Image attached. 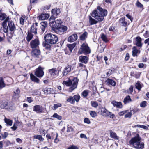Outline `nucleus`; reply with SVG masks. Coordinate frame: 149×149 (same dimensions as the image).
<instances>
[{
  "label": "nucleus",
  "instance_id": "6e6552de",
  "mask_svg": "<svg viewBox=\"0 0 149 149\" xmlns=\"http://www.w3.org/2000/svg\"><path fill=\"white\" fill-rule=\"evenodd\" d=\"M67 26L62 25L58 26H57V27L53 29L57 33L62 35L67 30Z\"/></svg>",
  "mask_w": 149,
  "mask_h": 149
},
{
  "label": "nucleus",
  "instance_id": "6e6d98bb",
  "mask_svg": "<svg viewBox=\"0 0 149 149\" xmlns=\"http://www.w3.org/2000/svg\"><path fill=\"white\" fill-rule=\"evenodd\" d=\"M68 149H79L78 147L74 145H72L68 148Z\"/></svg>",
  "mask_w": 149,
  "mask_h": 149
},
{
  "label": "nucleus",
  "instance_id": "4be33fe9",
  "mask_svg": "<svg viewBox=\"0 0 149 149\" xmlns=\"http://www.w3.org/2000/svg\"><path fill=\"white\" fill-rule=\"evenodd\" d=\"M79 60L80 62L85 64L87 63L88 61V58L86 56H81L79 57Z\"/></svg>",
  "mask_w": 149,
  "mask_h": 149
},
{
  "label": "nucleus",
  "instance_id": "0eeeda50",
  "mask_svg": "<svg viewBox=\"0 0 149 149\" xmlns=\"http://www.w3.org/2000/svg\"><path fill=\"white\" fill-rule=\"evenodd\" d=\"M13 107L12 104L8 102L7 100H0V107L2 109H10Z\"/></svg>",
  "mask_w": 149,
  "mask_h": 149
},
{
  "label": "nucleus",
  "instance_id": "f257e3e1",
  "mask_svg": "<svg viewBox=\"0 0 149 149\" xmlns=\"http://www.w3.org/2000/svg\"><path fill=\"white\" fill-rule=\"evenodd\" d=\"M141 140V137L137 134L135 136L132 138L129 141V145L136 149H142L144 148V144Z\"/></svg>",
  "mask_w": 149,
  "mask_h": 149
},
{
  "label": "nucleus",
  "instance_id": "c756f323",
  "mask_svg": "<svg viewBox=\"0 0 149 149\" xmlns=\"http://www.w3.org/2000/svg\"><path fill=\"white\" fill-rule=\"evenodd\" d=\"M31 79L32 81L38 83L39 82V79L36 77L33 74H30Z\"/></svg>",
  "mask_w": 149,
  "mask_h": 149
},
{
  "label": "nucleus",
  "instance_id": "0e129e2a",
  "mask_svg": "<svg viewBox=\"0 0 149 149\" xmlns=\"http://www.w3.org/2000/svg\"><path fill=\"white\" fill-rule=\"evenodd\" d=\"M46 137L47 139H53L54 138V137L53 136H51L50 134H47Z\"/></svg>",
  "mask_w": 149,
  "mask_h": 149
},
{
  "label": "nucleus",
  "instance_id": "aec40b11",
  "mask_svg": "<svg viewBox=\"0 0 149 149\" xmlns=\"http://www.w3.org/2000/svg\"><path fill=\"white\" fill-rule=\"evenodd\" d=\"M49 15L48 14H42L39 16V19L40 20H44L47 19L49 17Z\"/></svg>",
  "mask_w": 149,
  "mask_h": 149
},
{
  "label": "nucleus",
  "instance_id": "6ab92c4d",
  "mask_svg": "<svg viewBox=\"0 0 149 149\" xmlns=\"http://www.w3.org/2000/svg\"><path fill=\"white\" fill-rule=\"evenodd\" d=\"M71 66L68 65L65 68L64 70L62 72V74L63 76L66 75L71 70Z\"/></svg>",
  "mask_w": 149,
  "mask_h": 149
},
{
  "label": "nucleus",
  "instance_id": "37998d69",
  "mask_svg": "<svg viewBox=\"0 0 149 149\" xmlns=\"http://www.w3.org/2000/svg\"><path fill=\"white\" fill-rule=\"evenodd\" d=\"M51 88H45L43 89V91L45 93H51Z\"/></svg>",
  "mask_w": 149,
  "mask_h": 149
},
{
  "label": "nucleus",
  "instance_id": "ea45409f",
  "mask_svg": "<svg viewBox=\"0 0 149 149\" xmlns=\"http://www.w3.org/2000/svg\"><path fill=\"white\" fill-rule=\"evenodd\" d=\"M101 38L102 40L105 42H108V40L106 36L104 34H102L101 35Z\"/></svg>",
  "mask_w": 149,
  "mask_h": 149
},
{
  "label": "nucleus",
  "instance_id": "7ed1b4c3",
  "mask_svg": "<svg viewBox=\"0 0 149 149\" xmlns=\"http://www.w3.org/2000/svg\"><path fill=\"white\" fill-rule=\"evenodd\" d=\"M45 42L51 44H54L57 43L58 40L57 36L51 33L46 34L44 36Z\"/></svg>",
  "mask_w": 149,
  "mask_h": 149
},
{
  "label": "nucleus",
  "instance_id": "f03ea898",
  "mask_svg": "<svg viewBox=\"0 0 149 149\" xmlns=\"http://www.w3.org/2000/svg\"><path fill=\"white\" fill-rule=\"evenodd\" d=\"M107 10L102 8L100 6L97 7V10L93 11L92 16L99 21H102L104 16L107 15Z\"/></svg>",
  "mask_w": 149,
  "mask_h": 149
},
{
  "label": "nucleus",
  "instance_id": "603ef678",
  "mask_svg": "<svg viewBox=\"0 0 149 149\" xmlns=\"http://www.w3.org/2000/svg\"><path fill=\"white\" fill-rule=\"evenodd\" d=\"M61 106V104L60 103L54 104V109L56 110L58 107H60Z\"/></svg>",
  "mask_w": 149,
  "mask_h": 149
},
{
  "label": "nucleus",
  "instance_id": "f3484780",
  "mask_svg": "<svg viewBox=\"0 0 149 149\" xmlns=\"http://www.w3.org/2000/svg\"><path fill=\"white\" fill-rule=\"evenodd\" d=\"M77 39V36L76 34H74L70 36L68 38L69 42H72L76 41Z\"/></svg>",
  "mask_w": 149,
  "mask_h": 149
},
{
  "label": "nucleus",
  "instance_id": "a18cd8bd",
  "mask_svg": "<svg viewBox=\"0 0 149 149\" xmlns=\"http://www.w3.org/2000/svg\"><path fill=\"white\" fill-rule=\"evenodd\" d=\"M89 91L88 90H84L82 93V95L84 97H87Z\"/></svg>",
  "mask_w": 149,
  "mask_h": 149
},
{
  "label": "nucleus",
  "instance_id": "e433bc0d",
  "mask_svg": "<svg viewBox=\"0 0 149 149\" xmlns=\"http://www.w3.org/2000/svg\"><path fill=\"white\" fill-rule=\"evenodd\" d=\"M32 55L37 56L40 54V52L39 50L35 49L32 51Z\"/></svg>",
  "mask_w": 149,
  "mask_h": 149
},
{
  "label": "nucleus",
  "instance_id": "dca6fc26",
  "mask_svg": "<svg viewBox=\"0 0 149 149\" xmlns=\"http://www.w3.org/2000/svg\"><path fill=\"white\" fill-rule=\"evenodd\" d=\"M9 17H7L2 23V26L4 29L3 31L5 33H7L8 31V27L7 26L6 22L9 20Z\"/></svg>",
  "mask_w": 149,
  "mask_h": 149
},
{
  "label": "nucleus",
  "instance_id": "f8f14e48",
  "mask_svg": "<svg viewBox=\"0 0 149 149\" xmlns=\"http://www.w3.org/2000/svg\"><path fill=\"white\" fill-rule=\"evenodd\" d=\"M35 74L39 77H41L43 76L44 72L42 68L40 66H39L38 68L36 69Z\"/></svg>",
  "mask_w": 149,
  "mask_h": 149
},
{
  "label": "nucleus",
  "instance_id": "49530a36",
  "mask_svg": "<svg viewBox=\"0 0 149 149\" xmlns=\"http://www.w3.org/2000/svg\"><path fill=\"white\" fill-rule=\"evenodd\" d=\"M80 97L79 95H75L73 96V98L74 100V101H75L76 102H78L79 101Z\"/></svg>",
  "mask_w": 149,
  "mask_h": 149
},
{
  "label": "nucleus",
  "instance_id": "72a5a7b5",
  "mask_svg": "<svg viewBox=\"0 0 149 149\" xmlns=\"http://www.w3.org/2000/svg\"><path fill=\"white\" fill-rule=\"evenodd\" d=\"M30 32L35 34L37 33V27H36V26H34V24L31 26Z\"/></svg>",
  "mask_w": 149,
  "mask_h": 149
},
{
  "label": "nucleus",
  "instance_id": "c03bdc74",
  "mask_svg": "<svg viewBox=\"0 0 149 149\" xmlns=\"http://www.w3.org/2000/svg\"><path fill=\"white\" fill-rule=\"evenodd\" d=\"M52 117L56 118L59 120H61L62 119V117L61 116L58 115L57 113H55L54 114L53 116H52Z\"/></svg>",
  "mask_w": 149,
  "mask_h": 149
},
{
  "label": "nucleus",
  "instance_id": "e2e57ef3",
  "mask_svg": "<svg viewBox=\"0 0 149 149\" xmlns=\"http://www.w3.org/2000/svg\"><path fill=\"white\" fill-rule=\"evenodd\" d=\"M8 134V133L6 132H4L3 134H1L2 138L4 139L6 138L7 137Z\"/></svg>",
  "mask_w": 149,
  "mask_h": 149
},
{
  "label": "nucleus",
  "instance_id": "412c9836",
  "mask_svg": "<svg viewBox=\"0 0 149 149\" xmlns=\"http://www.w3.org/2000/svg\"><path fill=\"white\" fill-rule=\"evenodd\" d=\"M110 137L114 139L115 140H118L119 139V137L116 134L112 131L111 130L109 131Z\"/></svg>",
  "mask_w": 149,
  "mask_h": 149
},
{
  "label": "nucleus",
  "instance_id": "b1692460",
  "mask_svg": "<svg viewBox=\"0 0 149 149\" xmlns=\"http://www.w3.org/2000/svg\"><path fill=\"white\" fill-rule=\"evenodd\" d=\"M132 55L133 56H137V53H140V51L137 49V47L136 46H134L132 48Z\"/></svg>",
  "mask_w": 149,
  "mask_h": 149
},
{
  "label": "nucleus",
  "instance_id": "473e14b6",
  "mask_svg": "<svg viewBox=\"0 0 149 149\" xmlns=\"http://www.w3.org/2000/svg\"><path fill=\"white\" fill-rule=\"evenodd\" d=\"M4 120L8 126H11L12 124V121L10 119H7L5 117Z\"/></svg>",
  "mask_w": 149,
  "mask_h": 149
},
{
  "label": "nucleus",
  "instance_id": "69168bd1",
  "mask_svg": "<svg viewBox=\"0 0 149 149\" xmlns=\"http://www.w3.org/2000/svg\"><path fill=\"white\" fill-rule=\"evenodd\" d=\"M136 6L138 7L142 8L143 7V6L141 3L139 1H137L136 3Z\"/></svg>",
  "mask_w": 149,
  "mask_h": 149
},
{
  "label": "nucleus",
  "instance_id": "393cba45",
  "mask_svg": "<svg viewBox=\"0 0 149 149\" xmlns=\"http://www.w3.org/2000/svg\"><path fill=\"white\" fill-rule=\"evenodd\" d=\"M40 24L41 26V29L42 32H44L45 30V29L47 26V23L46 21H43L41 22Z\"/></svg>",
  "mask_w": 149,
  "mask_h": 149
},
{
  "label": "nucleus",
  "instance_id": "4d7b16f0",
  "mask_svg": "<svg viewBox=\"0 0 149 149\" xmlns=\"http://www.w3.org/2000/svg\"><path fill=\"white\" fill-rule=\"evenodd\" d=\"M132 116V113L131 112H128L126 114L125 116V118H130Z\"/></svg>",
  "mask_w": 149,
  "mask_h": 149
},
{
  "label": "nucleus",
  "instance_id": "09e8293b",
  "mask_svg": "<svg viewBox=\"0 0 149 149\" xmlns=\"http://www.w3.org/2000/svg\"><path fill=\"white\" fill-rule=\"evenodd\" d=\"M136 88L139 90H140L141 88V86L139 82H137L135 85Z\"/></svg>",
  "mask_w": 149,
  "mask_h": 149
},
{
  "label": "nucleus",
  "instance_id": "680f3d73",
  "mask_svg": "<svg viewBox=\"0 0 149 149\" xmlns=\"http://www.w3.org/2000/svg\"><path fill=\"white\" fill-rule=\"evenodd\" d=\"M84 121L85 123H87L88 124H89L91 123L89 119L87 118H85L84 119Z\"/></svg>",
  "mask_w": 149,
  "mask_h": 149
},
{
  "label": "nucleus",
  "instance_id": "3c124183",
  "mask_svg": "<svg viewBox=\"0 0 149 149\" xmlns=\"http://www.w3.org/2000/svg\"><path fill=\"white\" fill-rule=\"evenodd\" d=\"M107 116L111 118H113L115 117V115L113 114H112L111 113L108 111V112L107 113Z\"/></svg>",
  "mask_w": 149,
  "mask_h": 149
},
{
  "label": "nucleus",
  "instance_id": "338daca9",
  "mask_svg": "<svg viewBox=\"0 0 149 149\" xmlns=\"http://www.w3.org/2000/svg\"><path fill=\"white\" fill-rule=\"evenodd\" d=\"M126 112H127V111H126V110L123 111H122L119 112L118 113V114L120 116H123L124 114L126 113Z\"/></svg>",
  "mask_w": 149,
  "mask_h": 149
},
{
  "label": "nucleus",
  "instance_id": "a878e982",
  "mask_svg": "<svg viewBox=\"0 0 149 149\" xmlns=\"http://www.w3.org/2000/svg\"><path fill=\"white\" fill-rule=\"evenodd\" d=\"M33 36V34L29 31H28L26 37V39L27 42H29L32 39Z\"/></svg>",
  "mask_w": 149,
  "mask_h": 149
},
{
  "label": "nucleus",
  "instance_id": "1a4fd4ad",
  "mask_svg": "<svg viewBox=\"0 0 149 149\" xmlns=\"http://www.w3.org/2000/svg\"><path fill=\"white\" fill-rule=\"evenodd\" d=\"M52 15L50 17L49 20H55L56 17H57L59 15L61 11L59 9L55 8L52 10Z\"/></svg>",
  "mask_w": 149,
  "mask_h": 149
},
{
  "label": "nucleus",
  "instance_id": "a19ab883",
  "mask_svg": "<svg viewBox=\"0 0 149 149\" xmlns=\"http://www.w3.org/2000/svg\"><path fill=\"white\" fill-rule=\"evenodd\" d=\"M6 15L4 13H0V19L1 20L6 19Z\"/></svg>",
  "mask_w": 149,
  "mask_h": 149
},
{
  "label": "nucleus",
  "instance_id": "7c9ffc66",
  "mask_svg": "<svg viewBox=\"0 0 149 149\" xmlns=\"http://www.w3.org/2000/svg\"><path fill=\"white\" fill-rule=\"evenodd\" d=\"M67 101L68 102H69L71 104H74L75 103L74 100V99L73 97L72 96H70L67 98Z\"/></svg>",
  "mask_w": 149,
  "mask_h": 149
},
{
  "label": "nucleus",
  "instance_id": "052dcab7",
  "mask_svg": "<svg viewBox=\"0 0 149 149\" xmlns=\"http://www.w3.org/2000/svg\"><path fill=\"white\" fill-rule=\"evenodd\" d=\"M56 137L54 139V142L55 143H57L59 141V139L57 138V137L58 136V134L57 133H56Z\"/></svg>",
  "mask_w": 149,
  "mask_h": 149
},
{
  "label": "nucleus",
  "instance_id": "f704fd0d",
  "mask_svg": "<svg viewBox=\"0 0 149 149\" xmlns=\"http://www.w3.org/2000/svg\"><path fill=\"white\" fill-rule=\"evenodd\" d=\"M76 45V43H74L72 44L67 45V47L69 48V50L71 52L73 49L75 47Z\"/></svg>",
  "mask_w": 149,
  "mask_h": 149
},
{
  "label": "nucleus",
  "instance_id": "2f4dec72",
  "mask_svg": "<svg viewBox=\"0 0 149 149\" xmlns=\"http://www.w3.org/2000/svg\"><path fill=\"white\" fill-rule=\"evenodd\" d=\"M89 22L91 25L95 24L98 22L97 21L92 18L90 16H89Z\"/></svg>",
  "mask_w": 149,
  "mask_h": 149
},
{
  "label": "nucleus",
  "instance_id": "9b49d317",
  "mask_svg": "<svg viewBox=\"0 0 149 149\" xmlns=\"http://www.w3.org/2000/svg\"><path fill=\"white\" fill-rule=\"evenodd\" d=\"M33 110L38 113H43L44 112V108L42 106L36 105L34 107Z\"/></svg>",
  "mask_w": 149,
  "mask_h": 149
},
{
  "label": "nucleus",
  "instance_id": "423d86ee",
  "mask_svg": "<svg viewBox=\"0 0 149 149\" xmlns=\"http://www.w3.org/2000/svg\"><path fill=\"white\" fill-rule=\"evenodd\" d=\"M90 53L91 50L87 44L85 43H84L81 45L78 52V53L79 54H88Z\"/></svg>",
  "mask_w": 149,
  "mask_h": 149
},
{
  "label": "nucleus",
  "instance_id": "8fccbe9b",
  "mask_svg": "<svg viewBox=\"0 0 149 149\" xmlns=\"http://www.w3.org/2000/svg\"><path fill=\"white\" fill-rule=\"evenodd\" d=\"M73 129L71 126H70L69 125H68L67 126V132H70L73 131Z\"/></svg>",
  "mask_w": 149,
  "mask_h": 149
},
{
  "label": "nucleus",
  "instance_id": "5fc2aeb1",
  "mask_svg": "<svg viewBox=\"0 0 149 149\" xmlns=\"http://www.w3.org/2000/svg\"><path fill=\"white\" fill-rule=\"evenodd\" d=\"M20 91L19 88H17L15 91H14V93L15 94V95H18L20 93Z\"/></svg>",
  "mask_w": 149,
  "mask_h": 149
},
{
  "label": "nucleus",
  "instance_id": "20e7f679",
  "mask_svg": "<svg viewBox=\"0 0 149 149\" xmlns=\"http://www.w3.org/2000/svg\"><path fill=\"white\" fill-rule=\"evenodd\" d=\"M63 83L67 86H71L70 88L71 91H72L77 88L78 83V80L77 78H74L72 80H70L68 82L64 81Z\"/></svg>",
  "mask_w": 149,
  "mask_h": 149
},
{
  "label": "nucleus",
  "instance_id": "864d4df0",
  "mask_svg": "<svg viewBox=\"0 0 149 149\" xmlns=\"http://www.w3.org/2000/svg\"><path fill=\"white\" fill-rule=\"evenodd\" d=\"M49 43H47L46 42L45 43H43V45L44 46L46 47V48L47 49H49L50 47V45L49 44Z\"/></svg>",
  "mask_w": 149,
  "mask_h": 149
},
{
  "label": "nucleus",
  "instance_id": "c85d7f7f",
  "mask_svg": "<svg viewBox=\"0 0 149 149\" xmlns=\"http://www.w3.org/2000/svg\"><path fill=\"white\" fill-rule=\"evenodd\" d=\"M132 101V99L130 96L128 95L126 96L123 100V103L125 104H127L130 103Z\"/></svg>",
  "mask_w": 149,
  "mask_h": 149
},
{
  "label": "nucleus",
  "instance_id": "cd10ccee",
  "mask_svg": "<svg viewBox=\"0 0 149 149\" xmlns=\"http://www.w3.org/2000/svg\"><path fill=\"white\" fill-rule=\"evenodd\" d=\"M108 111L105 108L102 107L101 108V114L104 116H107Z\"/></svg>",
  "mask_w": 149,
  "mask_h": 149
},
{
  "label": "nucleus",
  "instance_id": "58836bf2",
  "mask_svg": "<svg viewBox=\"0 0 149 149\" xmlns=\"http://www.w3.org/2000/svg\"><path fill=\"white\" fill-rule=\"evenodd\" d=\"M33 137L34 139H38L40 141H42L44 140L43 138L42 137L41 135H34Z\"/></svg>",
  "mask_w": 149,
  "mask_h": 149
},
{
  "label": "nucleus",
  "instance_id": "de8ad7c7",
  "mask_svg": "<svg viewBox=\"0 0 149 149\" xmlns=\"http://www.w3.org/2000/svg\"><path fill=\"white\" fill-rule=\"evenodd\" d=\"M90 114L92 117L93 118L97 116L96 113L93 111H91L90 112Z\"/></svg>",
  "mask_w": 149,
  "mask_h": 149
},
{
  "label": "nucleus",
  "instance_id": "4c0bfd02",
  "mask_svg": "<svg viewBox=\"0 0 149 149\" xmlns=\"http://www.w3.org/2000/svg\"><path fill=\"white\" fill-rule=\"evenodd\" d=\"M87 33L85 32L80 36V39L81 40H84L87 37Z\"/></svg>",
  "mask_w": 149,
  "mask_h": 149
},
{
  "label": "nucleus",
  "instance_id": "13d9d810",
  "mask_svg": "<svg viewBox=\"0 0 149 149\" xmlns=\"http://www.w3.org/2000/svg\"><path fill=\"white\" fill-rule=\"evenodd\" d=\"M146 102L144 101L142 102L140 104V106L142 107H146Z\"/></svg>",
  "mask_w": 149,
  "mask_h": 149
},
{
  "label": "nucleus",
  "instance_id": "bb28decb",
  "mask_svg": "<svg viewBox=\"0 0 149 149\" xmlns=\"http://www.w3.org/2000/svg\"><path fill=\"white\" fill-rule=\"evenodd\" d=\"M4 79L2 77H0V90L1 89L6 86Z\"/></svg>",
  "mask_w": 149,
  "mask_h": 149
},
{
  "label": "nucleus",
  "instance_id": "79ce46f5",
  "mask_svg": "<svg viewBox=\"0 0 149 149\" xmlns=\"http://www.w3.org/2000/svg\"><path fill=\"white\" fill-rule=\"evenodd\" d=\"M91 106L95 108L97 107L98 105V104L95 101H92L91 102Z\"/></svg>",
  "mask_w": 149,
  "mask_h": 149
},
{
  "label": "nucleus",
  "instance_id": "774afa93",
  "mask_svg": "<svg viewBox=\"0 0 149 149\" xmlns=\"http://www.w3.org/2000/svg\"><path fill=\"white\" fill-rule=\"evenodd\" d=\"M144 43L147 44L148 45H149V38L146 39L144 41Z\"/></svg>",
  "mask_w": 149,
  "mask_h": 149
},
{
  "label": "nucleus",
  "instance_id": "4468645a",
  "mask_svg": "<svg viewBox=\"0 0 149 149\" xmlns=\"http://www.w3.org/2000/svg\"><path fill=\"white\" fill-rule=\"evenodd\" d=\"M8 29L11 31L14 32L16 30L14 22L12 21H9L8 23Z\"/></svg>",
  "mask_w": 149,
  "mask_h": 149
},
{
  "label": "nucleus",
  "instance_id": "5701e85b",
  "mask_svg": "<svg viewBox=\"0 0 149 149\" xmlns=\"http://www.w3.org/2000/svg\"><path fill=\"white\" fill-rule=\"evenodd\" d=\"M107 84L108 85H111L114 86L116 85V83L112 79L108 78L106 81Z\"/></svg>",
  "mask_w": 149,
  "mask_h": 149
},
{
  "label": "nucleus",
  "instance_id": "39448f33",
  "mask_svg": "<svg viewBox=\"0 0 149 149\" xmlns=\"http://www.w3.org/2000/svg\"><path fill=\"white\" fill-rule=\"evenodd\" d=\"M50 22L49 25L53 29L61 25L62 22L61 19L59 18L56 17L55 20H49Z\"/></svg>",
  "mask_w": 149,
  "mask_h": 149
},
{
  "label": "nucleus",
  "instance_id": "2eb2a0df",
  "mask_svg": "<svg viewBox=\"0 0 149 149\" xmlns=\"http://www.w3.org/2000/svg\"><path fill=\"white\" fill-rule=\"evenodd\" d=\"M134 44L139 48H141L142 46L141 38L139 36L136 37Z\"/></svg>",
  "mask_w": 149,
  "mask_h": 149
},
{
  "label": "nucleus",
  "instance_id": "bf43d9fd",
  "mask_svg": "<svg viewBox=\"0 0 149 149\" xmlns=\"http://www.w3.org/2000/svg\"><path fill=\"white\" fill-rule=\"evenodd\" d=\"M113 73L112 71L111 70H109L106 73V77H109Z\"/></svg>",
  "mask_w": 149,
  "mask_h": 149
},
{
  "label": "nucleus",
  "instance_id": "ddd939ff",
  "mask_svg": "<svg viewBox=\"0 0 149 149\" xmlns=\"http://www.w3.org/2000/svg\"><path fill=\"white\" fill-rule=\"evenodd\" d=\"M49 74L53 77L59 74V71L56 68H52L48 70Z\"/></svg>",
  "mask_w": 149,
  "mask_h": 149
},
{
  "label": "nucleus",
  "instance_id": "9d476101",
  "mask_svg": "<svg viewBox=\"0 0 149 149\" xmlns=\"http://www.w3.org/2000/svg\"><path fill=\"white\" fill-rule=\"evenodd\" d=\"M39 44V41L38 39H35L32 40L30 43L31 47L33 49L37 48Z\"/></svg>",
  "mask_w": 149,
  "mask_h": 149
},
{
  "label": "nucleus",
  "instance_id": "a211bd4d",
  "mask_svg": "<svg viewBox=\"0 0 149 149\" xmlns=\"http://www.w3.org/2000/svg\"><path fill=\"white\" fill-rule=\"evenodd\" d=\"M111 103L114 107H116L117 108H121L123 107V105L121 102H118L114 100L111 102Z\"/></svg>",
  "mask_w": 149,
  "mask_h": 149
},
{
  "label": "nucleus",
  "instance_id": "c9c22d12",
  "mask_svg": "<svg viewBox=\"0 0 149 149\" xmlns=\"http://www.w3.org/2000/svg\"><path fill=\"white\" fill-rule=\"evenodd\" d=\"M119 22L122 24V25L125 26L127 24V23L125 21V18H122L119 20Z\"/></svg>",
  "mask_w": 149,
  "mask_h": 149
}]
</instances>
